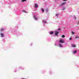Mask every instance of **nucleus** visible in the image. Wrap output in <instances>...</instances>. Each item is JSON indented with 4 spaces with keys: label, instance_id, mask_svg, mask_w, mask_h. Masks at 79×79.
<instances>
[{
    "label": "nucleus",
    "instance_id": "nucleus-5",
    "mask_svg": "<svg viewBox=\"0 0 79 79\" xmlns=\"http://www.w3.org/2000/svg\"><path fill=\"white\" fill-rule=\"evenodd\" d=\"M59 33V32L58 31H56V32L55 33V35H57Z\"/></svg>",
    "mask_w": 79,
    "mask_h": 79
},
{
    "label": "nucleus",
    "instance_id": "nucleus-3",
    "mask_svg": "<svg viewBox=\"0 0 79 79\" xmlns=\"http://www.w3.org/2000/svg\"><path fill=\"white\" fill-rule=\"evenodd\" d=\"M60 42V43H61L62 44H63L64 43V40H59Z\"/></svg>",
    "mask_w": 79,
    "mask_h": 79
},
{
    "label": "nucleus",
    "instance_id": "nucleus-17",
    "mask_svg": "<svg viewBox=\"0 0 79 79\" xmlns=\"http://www.w3.org/2000/svg\"><path fill=\"white\" fill-rule=\"evenodd\" d=\"M58 31H61V28H59L58 29Z\"/></svg>",
    "mask_w": 79,
    "mask_h": 79
},
{
    "label": "nucleus",
    "instance_id": "nucleus-11",
    "mask_svg": "<svg viewBox=\"0 0 79 79\" xmlns=\"http://www.w3.org/2000/svg\"><path fill=\"white\" fill-rule=\"evenodd\" d=\"M22 11L23 12H24V13H27V11H26V10H23Z\"/></svg>",
    "mask_w": 79,
    "mask_h": 79
},
{
    "label": "nucleus",
    "instance_id": "nucleus-10",
    "mask_svg": "<svg viewBox=\"0 0 79 79\" xmlns=\"http://www.w3.org/2000/svg\"><path fill=\"white\" fill-rule=\"evenodd\" d=\"M76 52H77V51H73V54H75V53H76Z\"/></svg>",
    "mask_w": 79,
    "mask_h": 79
},
{
    "label": "nucleus",
    "instance_id": "nucleus-14",
    "mask_svg": "<svg viewBox=\"0 0 79 79\" xmlns=\"http://www.w3.org/2000/svg\"><path fill=\"white\" fill-rule=\"evenodd\" d=\"M75 33H74V32H73V31L72 32V35L74 34Z\"/></svg>",
    "mask_w": 79,
    "mask_h": 79
},
{
    "label": "nucleus",
    "instance_id": "nucleus-9",
    "mask_svg": "<svg viewBox=\"0 0 79 79\" xmlns=\"http://www.w3.org/2000/svg\"><path fill=\"white\" fill-rule=\"evenodd\" d=\"M59 46L60 47H63V46L61 45V44H59Z\"/></svg>",
    "mask_w": 79,
    "mask_h": 79
},
{
    "label": "nucleus",
    "instance_id": "nucleus-23",
    "mask_svg": "<svg viewBox=\"0 0 79 79\" xmlns=\"http://www.w3.org/2000/svg\"><path fill=\"white\" fill-rule=\"evenodd\" d=\"M32 45V43H31V45Z\"/></svg>",
    "mask_w": 79,
    "mask_h": 79
},
{
    "label": "nucleus",
    "instance_id": "nucleus-6",
    "mask_svg": "<svg viewBox=\"0 0 79 79\" xmlns=\"http://www.w3.org/2000/svg\"><path fill=\"white\" fill-rule=\"evenodd\" d=\"M0 35H1V36L2 37H4V35H3V34L2 33H1L0 34Z\"/></svg>",
    "mask_w": 79,
    "mask_h": 79
},
{
    "label": "nucleus",
    "instance_id": "nucleus-2",
    "mask_svg": "<svg viewBox=\"0 0 79 79\" xmlns=\"http://www.w3.org/2000/svg\"><path fill=\"white\" fill-rule=\"evenodd\" d=\"M33 18H34L35 20H37L38 19L37 17V16L35 15H34Z\"/></svg>",
    "mask_w": 79,
    "mask_h": 79
},
{
    "label": "nucleus",
    "instance_id": "nucleus-24",
    "mask_svg": "<svg viewBox=\"0 0 79 79\" xmlns=\"http://www.w3.org/2000/svg\"><path fill=\"white\" fill-rule=\"evenodd\" d=\"M78 24H79V22L78 23H77Z\"/></svg>",
    "mask_w": 79,
    "mask_h": 79
},
{
    "label": "nucleus",
    "instance_id": "nucleus-18",
    "mask_svg": "<svg viewBox=\"0 0 79 79\" xmlns=\"http://www.w3.org/2000/svg\"><path fill=\"white\" fill-rule=\"evenodd\" d=\"M25 1H26V0H22V2H25Z\"/></svg>",
    "mask_w": 79,
    "mask_h": 79
},
{
    "label": "nucleus",
    "instance_id": "nucleus-12",
    "mask_svg": "<svg viewBox=\"0 0 79 79\" xmlns=\"http://www.w3.org/2000/svg\"><path fill=\"white\" fill-rule=\"evenodd\" d=\"M4 31V29H3V28H1V31Z\"/></svg>",
    "mask_w": 79,
    "mask_h": 79
},
{
    "label": "nucleus",
    "instance_id": "nucleus-27",
    "mask_svg": "<svg viewBox=\"0 0 79 79\" xmlns=\"http://www.w3.org/2000/svg\"><path fill=\"white\" fill-rule=\"evenodd\" d=\"M55 45H56V44H55Z\"/></svg>",
    "mask_w": 79,
    "mask_h": 79
},
{
    "label": "nucleus",
    "instance_id": "nucleus-15",
    "mask_svg": "<svg viewBox=\"0 0 79 79\" xmlns=\"http://www.w3.org/2000/svg\"><path fill=\"white\" fill-rule=\"evenodd\" d=\"M72 47H76V45H72Z\"/></svg>",
    "mask_w": 79,
    "mask_h": 79
},
{
    "label": "nucleus",
    "instance_id": "nucleus-21",
    "mask_svg": "<svg viewBox=\"0 0 79 79\" xmlns=\"http://www.w3.org/2000/svg\"><path fill=\"white\" fill-rule=\"evenodd\" d=\"M56 16H58V14H56Z\"/></svg>",
    "mask_w": 79,
    "mask_h": 79
},
{
    "label": "nucleus",
    "instance_id": "nucleus-13",
    "mask_svg": "<svg viewBox=\"0 0 79 79\" xmlns=\"http://www.w3.org/2000/svg\"><path fill=\"white\" fill-rule=\"evenodd\" d=\"M75 39H79V37H77V36L75 37Z\"/></svg>",
    "mask_w": 79,
    "mask_h": 79
},
{
    "label": "nucleus",
    "instance_id": "nucleus-26",
    "mask_svg": "<svg viewBox=\"0 0 79 79\" xmlns=\"http://www.w3.org/2000/svg\"><path fill=\"white\" fill-rule=\"evenodd\" d=\"M64 1H66V0H64Z\"/></svg>",
    "mask_w": 79,
    "mask_h": 79
},
{
    "label": "nucleus",
    "instance_id": "nucleus-28",
    "mask_svg": "<svg viewBox=\"0 0 79 79\" xmlns=\"http://www.w3.org/2000/svg\"><path fill=\"white\" fill-rule=\"evenodd\" d=\"M75 19H76V18H75Z\"/></svg>",
    "mask_w": 79,
    "mask_h": 79
},
{
    "label": "nucleus",
    "instance_id": "nucleus-25",
    "mask_svg": "<svg viewBox=\"0 0 79 79\" xmlns=\"http://www.w3.org/2000/svg\"><path fill=\"white\" fill-rule=\"evenodd\" d=\"M46 11L47 12H48V10H46Z\"/></svg>",
    "mask_w": 79,
    "mask_h": 79
},
{
    "label": "nucleus",
    "instance_id": "nucleus-8",
    "mask_svg": "<svg viewBox=\"0 0 79 79\" xmlns=\"http://www.w3.org/2000/svg\"><path fill=\"white\" fill-rule=\"evenodd\" d=\"M61 36L62 38H64V37H65V35H62Z\"/></svg>",
    "mask_w": 79,
    "mask_h": 79
},
{
    "label": "nucleus",
    "instance_id": "nucleus-16",
    "mask_svg": "<svg viewBox=\"0 0 79 79\" xmlns=\"http://www.w3.org/2000/svg\"><path fill=\"white\" fill-rule=\"evenodd\" d=\"M43 22L44 23H47V22L46 21L44 20L43 21Z\"/></svg>",
    "mask_w": 79,
    "mask_h": 79
},
{
    "label": "nucleus",
    "instance_id": "nucleus-19",
    "mask_svg": "<svg viewBox=\"0 0 79 79\" xmlns=\"http://www.w3.org/2000/svg\"><path fill=\"white\" fill-rule=\"evenodd\" d=\"M41 10H42V11L43 12H44V9H41Z\"/></svg>",
    "mask_w": 79,
    "mask_h": 79
},
{
    "label": "nucleus",
    "instance_id": "nucleus-22",
    "mask_svg": "<svg viewBox=\"0 0 79 79\" xmlns=\"http://www.w3.org/2000/svg\"><path fill=\"white\" fill-rule=\"evenodd\" d=\"M64 9H65V8H63V10H64Z\"/></svg>",
    "mask_w": 79,
    "mask_h": 79
},
{
    "label": "nucleus",
    "instance_id": "nucleus-20",
    "mask_svg": "<svg viewBox=\"0 0 79 79\" xmlns=\"http://www.w3.org/2000/svg\"><path fill=\"white\" fill-rule=\"evenodd\" d=\"M69 40H72V38H70V39H69Z\"/></svg>",
    "mask_w": 79,
    "mask_h": 79
},
{
    "label": "nucleus",
    "instance_id": "nucleus-1",
    "mask_svg": "<svg viewBox=\"0 0 79 79\" xmlns=\"http://www.w3.org/2000/svg\"><path fill=\"white\" fill-rule=\"evenodd\" d=\"M66 2H64L62 3L60 5V6H63V5H64L66 4Z\"/></svg>",
    "mask_w": 79,
    "mask_h": 79
},
{
    "label": "nucleus",
    "instance_id": "nucleus-7",
    "mask_svg": "<svg viewBox=\"0 0 79 79\" xmlns=\"http://www.w3.org/2000/svg\"><path fill=\"white\" fill-rule=\"evenodd\" d=\"M53 34V31H50V34L51 35H52Z\"/></svg>",
    "mask_w": 79,
    "mask_h": 79
},
{
    "label": "nucleus",
    "instance_id": "nucleus-4",
    "mask_svg": "<svg viewBox=\"0 0 79 79\" xmlns=\"http://www.w3.org/2000/svg\"><path fill=\"white\" fill-rule=\"evenodd\" d=\"M38 6H38V5H37V4H35V8H38Z\"/></svg>",
    "mask_w": 79,
    "mask_h": 79
}]
</instances>
